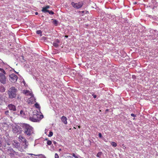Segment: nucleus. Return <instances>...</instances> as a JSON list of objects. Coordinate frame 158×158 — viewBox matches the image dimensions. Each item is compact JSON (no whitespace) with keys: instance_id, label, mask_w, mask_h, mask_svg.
<instances>
[{"instance_id":"f257e3e1","label":"nucleus","mask_w":158,"mask_h":158,"mask_svg":"<svg viewBox=\"0 0 158 158\" xmlns=\"http://www.w3.org/2000/svg\"><path fill=\"white\" fill-rule=\"evenodd\" d=\"M17 89L14 87H12L10 88L8 94L10 98L12 99L16 97V96Z\"/></svg>"},{"instance_id":"f03ea898","label":"nucleus","mask_w":158,"mask_h":158,"mask_svg":"<svg viewBox=\"0 0 158 158\" xmlns=\"http://www.w3.org/2000/svg\"><path fill=\"white\" fill-rule=\"evenodd\" d=\"M31 121L33 122L39 121L40 120V112L37 110H34L32 116L30 117Z\"/></svg>"},{"instance_id":"7ed1b4c3","label":"nucleus","mask_w":158,"mask_h":158,"mask_svg":"<svg viewBox=\"0 0 158 158\" xmlns=\"http://www.w3.org/2000/svg\"><path fill=\"white\" fill-rule=\"evenodd\" d=\"M32 127L27 124L25 125V132L28 135H30L32 131Z\"/></svg>"},{"instance_id":"20e7f679","label":"nucleus","mask_w":158,"mask_h":158,"mask_svg":"<svg viewBox=\"0 0 158 158\" xmlns=\"http://www.w3.org/2000/svg\"><path fill=\"white\" fill-rule=\"evenodd\" d=\"M71 5L74 8L78 9L82 7L83 5V3L82 2H79L77 3L72 2Z\"/></svg>"},{"instance_id":"39448f33","label":"nucleus","mask_w":158,"mask_h":158,"mask_svg":"<svg viewBox=\"0 0 158 158\" xmlns=\"http://www.w3.org/2000/svg\"><path fill=\"white\" fill-rule=\"evenodd\" d=\"M4 74L2 73H0V82L3 84H6V83L7 79Z\"/></svg>"},{"instance_id":"423d86ee","label":"nucleus","mask_w":158,"mask_h":158,"mask_svg":"<svg viewBox=\"0 0 158 158\" xmlns=\"http://www.w3.org/2000/svg\"><path fill=\"white\" fill-rule=\"evenodd\" d=\"M18 78L17 76L14 74L13 73L9 75V79L12 82L15 83L16 82Z\"/></svg>"},{"instance_id":"0eeeda50","label":"nucleus","mask_w":158,"mask_h":158,"mask_svg":"<svg viewBox=\"0 0 158 158\" xmlns=\"http://www.w3.org/2000/svg\"><path fill=\"white\" fill-rule=\"evenodd\" d=\"M28 101L29 103L32 104L35 102V99L33 96V94L31 96H30L29 97H28Z\"/></svg>"},{"instance_id":"6e6552de","label":"nucleus","mask_w":158,"mask_h":158,"mask_svg":"<svg viewBox=\"0 0 158 158\" xmlns=\"http://www.w3.org/2000/svg\"><path fill=\"white\" fill-rule=\"evenodd\" d=\"M19 140H20L21 142H23L25 143V148H27L28 146V143L27 142L26 140V139L23 137L22 136L20 135L19 137Z\"/></svg>"},{"instance_id":"1a4fd4ad","label":"nucleus","mask_w":158,"mask_h":158,"mask_svg":"<svg viewBox=\"0 0 158 158\" xmlns=\"http://www.w3.org/2000/svg\"><path fill=\"white\" fill-rule=\"evenodd\" d=\"M7 107L10 110L15 111L16 110L15 106L12 104H9L7 106Z\"/></svg>"},{"instance_id":"9d476101","label":"nucleus","mask_w":158,"mask_h":158,"mask_svg":"<svg viewBox=\"0 0 158 158\" xmlns=\"http://www.w3.org/2000/svg\"><path fill=\"white\" fill-rule=\"evenodd\" d=\"M12 144L14 147L17 148L19 149L20 147V144L19 142L16 140H14Z\"/></svg>"},{"instance_id":"9b49d317","label":"nucleus","mask_w":158,"mask_h":158,"mask_svg":"<svg viewBox=\"0 0 158 158\" xmlns=\"http://www.w3.org/2000/svg\"><path fill=\"white\" fill-rule=\"evenodd\" d=\"M23 93L26 95L29 96L33 94L28 90H24L23 91Z\"/></svg>"},{"instance_id":"f8f14e48","label":"nucleus","mask_w":158,"mask_h":158,"mask_svg":"<svg viewBox=\"0 0 158 158\" xmlns=\"http://www.w3.org/2000/svg\"><path fill=\"white\" fill-rule=\"evenodd\" d=\"M61 120L62 122H63L64 124L66 125L67 124V118L64 116H62L61 117Z\"/></svg>"},{"instance_id":"ddd939ff","label":"nucleus","mask_w":158,"mask_h":158,"mask_svg":"<svg viewBox=\"0 0 158 158\" xmlns=\"http://www.w3.org/2000/svg\"><path fill=\"white\" fill-rule=\"evenodd\" d=\"M5 151H6L7 153L9 154H13V152L14 151L13 149L10 147H8L7 150Z\"/></svg>"},{"instance_id":"4468645a","label":"nucleus","mask_w":158,"mask_h":158,"mask_svg":"<svg viewBox=\"0 0 158 158\" xmlns=\"http://www.w3.org/2000/svg\"><path fill=\"white\" fill-rule=\"evenodd\" d=\"M49 8V6H47L46 7H44L42 10V11L45 13L47 12L48 10H47V9Z\"/></svg>"},{"instance_id":"2eb2a0df","label":"nucleus","mask_w":158,"mask_h":158,"mask_svg":"<svg viewBox=\"0 0 158 158\" xmlns=\"http://www.w3.org/2000/svg\"><path fill=\"white\" fill-rule=\"evenodd\" d=\"M5 114L8 117H10V112L8 110H6L5 112Z\"/></svg>"},{"instance_id":"dca6fc26","label":"nucleus","mask_w":158,"mask_h":158,"mask_svg":"<svg viewBox=\"0 0 158 158\" xmlns=\"http://www.w3.org/2000/svg\"><path fill=\"white\" fill-rule=\"evenodd\" d=\"M110 143L113 147H115L117 146V143L115 142H111Z\"/></svg>"},{"instance_id":"f3484780","label":"nucleus","mask_w":158,"mask_h":158,"mask_svg":"<svg viewBox=\"0 0 158 158\" xmlns=\"http://www.w3.org/2000/svg\"><path fill=\"white\" fill-rule=\"evenodd\" d=\"M102 154V152H98L96 156L100 158L101 157Z\"/></svg>"},{"instance_id":"a211bd4d","label":"nucleus","mask_w":158,"mask_h":158,"mask_svg":"<svg viewBox=\"0 0 158 158\" xmlns=\"http://www.w3.org/2000/svg\"><path fill=\"white\" fill-rule=\"evenodd\" d=\"M53 23L55 25V26H57L58 25V22L56 20H54L53 21Z\"/></svg>"},{"instance_id":"6ab92c4d","label":"nucleus","mask_w":158,"mask_h":158,"mask_svg":"<svg viewBox=\"0 0 158 158\" xmlns=\"http://www.w3.org/2000/svg\"><path fill=\"white\" fill-rule=\"evenodd\" d=\"M45 140L47 141V144L49 145H50L51 144L52 142V141L50 140H48V139H46Z\"/></svg>"},{"instance_id":"aec40b11","label":"nucleus","mask_w":158,"mask_h":158,"mask_svg":"<svg viewBox=\"0 0 158 158\" xmlns=\"http://www.w3.org/2000/svg\"><path fill=\"white\" fill-rule=\"evenodd\" d=\"M0 72H1L0 73H2L4 74H6V72L2 68H1L0 67Z\"/></svg>"},{"instance_id":"412c9836","label":"nucleus","mask_w":158,"mask_h":158,"mask_svg":"<svg viewBox=\"0 0 158 158\" xmlns=\"http://www.w3.org/2000/svg\"><path fill=\"white\" fill-rule=\"evenodd\" d=\"M53 45L56 48H57L59 46L58 44L56 42L53 43Z\"/></svg>"},{"instance_id":"4be33fe9","label":"nucleus","mask_w":158,"mask_h":158,"mask_svg":"<svg viewBox=\"0 0 158 158\" xmlns=\"http://www.w3.org/2000/svg\"><path fill=\"white\" fill-rule=\"evenodd\" d=\"M20 114L22 116H24L25 115V113L23 111V110H21L20 111Z\"/></svg>"},{"instance_id":"5701e85b","label":"nucleus","mask_w":158,"mask_h":158,"mask_svg":"<svg viewBox=\"0 0 158 158\" xmlns=\"http://www.w3.org/2000/svg\"><path fill=\"white\" fill-rule=\"evenodd\" d=\"M53 133L52 131H50L49 133V134L48 135V136L49 137H51L53 135Z\"/></svg>"},{"instance_id":"b1692460","label":"nucleus","mask_w":158,"mask_h":158,"mask_svg":"<svg viewBox=\"0 0 158 158\" xmlns=\"http://www.w3.org/2000/svg\"><path fill=\"white\" fill-rule=\"evenodd\" d=\"M47 12L49 14L52 15H53L54 14V12L52 10L50 11L48 10Z\"/></svg>"},{"instance_id":"393cba45","label":"nucleus","mask_w":158,"mask_h":158,"mask_svg":"<svg viewBox=\"0 0 158 158\" xmlns=\"http://www.w3.org/2000/svg\"><path fill=\"white\" fill-rule=\"evenodd\" d=\"M35 107L37 108H40L39 105V104H38L37 103H36L35 104Z\"/></svg>"},{"instance_id":"a878e982","label":"nucleus","mask_w":158,"mask_h":158,"mask_svg":"<svg viewBox=\"0 0 158 158\" xmlns=\"http://www.w3.org/2000/svg\"><path fill=\"white\" fill-rule=\"evenodd\" d=\"M40 120L44 118L43 115L40 112Z\"/></svg>"},{"instance_id":"bb28decb","label":"nucleus","mask_w":158,"mask_h":158,"mask_svg":"<svg viewBox=\"0 0 158 158\" xmlns=\"http://www.w3.org/2000/svg\"><path fill=\"white\" fill-rule=\"evenodd\" d=\"M55 158H59V156L58 155L57 153H55Z\"/></svg>"},{"instance_id":"cd10ccee","label":"nucleus","mask_w":158,"mask_h":158,"mask_svg":"<svg viewBox=\"0 0 158 158\" xmlns=\"http://www.w3.org/2000/svg\"><path fill=\"white\" fill-rule=\"evenodd\" d=\"M40 158H46L43 155L40 154Z\"/></svg>"},{"instance_id":"c85d7f7f","label":"nucleus","mask_w":158,"mask_h":158,"mask_svg":"<svg viewBox=\"0 0 158 158\" xmlns=\"http://www.w3.org/2000/svg\"><path fill=\"white\" fill-rule=\"evenodd\" d=\"M72 155L75 158H78V156H76L74 153H73Z\"/></svg>"},{"instance_id":"c756f323","label":"nucleus","mask_w":158,"mask_h":158,"mask_svg":"<svg viewBox=\"0 0 158 158\" xmlns=\"http://www.w3.org/2000/svg\"><path fill=\"white\" fill-rule=\"evenodd\" d=\"M2 147H3V148L4 149H6V144H2Z\"/></svg>"},{"instance_id":"7c9ffc66","label":"nucleus","mask_w":158,"mask_h":158,"mask_svg":"<svg viewBox=\"0 0 158 158\" xmlns=\"http://www.w3.org/2000/svg\"><path fill=\"white\" fill-rule=\"evenodd\" d=\"M131 116L133 117H135L136 116V115L134 114H131Z\"/></svg>"},{"instance_id":"2f4dec72","label":"nucleus","mask_w":158,"mask_h":158,"mask_svg":"<svg viewBox=\"0 0 158 158\" xmlns=\"http://www.w3.org/2000/svg\"><path fill=\"white\" fill-rule=\"evenodd\" d=\"M98 135H99V136L100 138H101L102 137V134L99 133L98 134Z\"/></svg>"},{"instance_id":"473e14b6","label":"nucleus","mask_w":158,"mask_h":158,"mask_svg":"<svg viewBox=\"0 0 158 158\" xmlns=\"http://www.w3.org/2000/svg\"><path fill=\"white\" fill-rule=\"evenodd\" d=\"M2 142L1 140H0V147H2Z\"/></svg>"},{"instance_id":"72a5a7b5","label":"nucleus","mask_w":158,"mask_h":158,"mask_svg":"<svg viewBox=\"0 0 158 158\" xmlns=\"http://www.w3.org/2000/svg\"><path fill=\"white\" fill-rule=\"evenodd\" d=\"M36 33L37 34H40V30L37 31H36Z\"/></svg>"},{"instance_id":"f704fd0d","label":"nucleus","mask_w":158,"mask_h":158,"mask_svg":"<svg viewBox=\"0 0 158 158\" xmlns=\"http://www.w3.org/2000/svg\"><path fill=\"white\" fill-rule=\"evenodd\" d=\"M56 41H57V43L58 44V43H60V41H59V40L58 39H57V40H56Z\"/></svg>"},{"instance_id":"c9c22d12","label":"nucleus","mask_w":158,"mask_h":158,"mask_svg":"<svg viewBox=\"0 0 158 158\" xmlns=\"http://www.w3.org/2000/svg\"><path fill=\"white\" fill-rule=\"evenodd\" d=\"M148 17L151 18L152 17V16L150 15H148Z\"/></svg>"},{"instance_id":"e433bc0d","label":"nucleus","mask_w":158,"mask_h":158,"mask_svg":"<svg viewBox=\"0 0 158 158\" xmlns=\"http://www.w3.org/2000/svg\"><path fill=\"white\" fill-rule=\"evenodd\" d=\"M97 96L96 95H94L93 96V97L94 98H96Z\"/></svg>"},{"instance_id":"4c0bfd02","label":"nucleus","mask_w":158,"mask_h":158,"mask_svg":"<svg viewBox=\"0 0 158 158\" xmlns=\"http://www.w3.org/2000/svg\"><path fill=\"white\" fill-rule=\"evenodd\" d=\"M68 35H66L65 36V37H66V38H67L68 37Z\"/></svg>"},{"instance_id":"58836bf2","label":"nucleus","mask_w":158,"mask_h":158,"mask_svg":"<svg viewBox=\"0 0 158 158\" xmlns=\"http://www.w3.org/2000/svg\"><path fill=\"white\" fill-rule=\"evenodd\" d=\"M40 36H41V33H42V32L41 31H40Z\"/></svg>"},{"instance_id":"ea45409f","label":"nucleus","mask_w":158,"mask_h":158,"mask_svg":"<svg viewBox=\"0 0 158 158\" xmlns=\"http://www.w3.org/2000/svg\"><path fill=\"white\" fill-rule=\"evenodd\" d=\"M85 12L84 11H81V12L82 13H84Z\"/></svg>"},{"instance_id":"a19ab883","label":"nucleus","mask_w":158,"mask_h":158,"mask_svg":"<svg viewBox=\"0 0 158 158\" xmlns=\"http://www.w3.org/2000/svg\"><path fill=\"white\" fill-rule=\"evenodd\" d=\"M38 13L37 12H36L35 13V14L36 15H38Z\"/></svg>"},{"instance_id":"79ce46f5","label":"nucleus","mask_w":158,"mask_h":158,"mask_svg":"<svg viewBox=\"0 0 158 158\" xmlns=\"http://www.w3.org/2000/svg\"><path fill=\"white\" fill-rule=\"evenodd\" d=\"M7 145H10V143H7Z\"/></svg>"},{"instance_id":"37998d69","label":"nucleus","mask_w":158,"mask_h":158,"mask_svg":"<svg viewBox=\"0 0 158 158\" xmlns=\"http://www.w3.org/2000/svg\"><path fill=\"white\" fill-rule=\"evenodd\" d=\"M3 91H5V89L3 87Z\"/></svg>"},{"instance_id":"c03bdc74","label":"nucleus","mask_w":158,"mask_h":158,"mask_svg":"<svg viewBox=\"0 0 158 158\" xmlns=\"http://www.w3.org/2000/svg\"><path fill=\"white\" fill-rule=\"evenodd\" d=\"M136 3H136V2H134V4H136Z\"/></svg>"},{"instance_id":"a18cd8bd","label":"nucleus","mask_w":158,"mask_h":158,"mask_svg":"<svg viewBox=\"0 0 158 158\" xmlns=\"http://www.w3.org/2000/svg\"><path fill=\"white\" fill-rule=\"evenodd\" d=\"M78 128H80V126H78Z\"/></svg>"},{"instance_id":"49530a36","label":"nucleus","mask_w":158,"mask_h":158,"mask_svg":"<svg viewBox=\"0 0 158 158\" xmlns=\"http://www.w3.org/2000/svg\"><path fill=\"white\" fill-rule=\"evenodd\" d=\"M108 111V109H107L106 110V111Z\"/></svg>"},{"instance_id":"de8ad7c7","label":"nucleus","mask_w":158,"mask_h":158,"mask_svg":"<svg viewBox=\"0 0 158 158\" xmlns=\"http://www.w3.org/2000/svg\"><path fill=\"white\" fill-rule=\"evenodd\" d=\"M68 157H72L70 156H68Z\"/></svg>"},{"instance_id":"09e8293b","label":"nucleus","mask_w":158,"mask_h":158,"mask_svg":"<svg viewBox=\"0 0 158 158\" xmlns=\"http://www.w3.org/2000/svg\"><path fill=\"white\" fill-rule=\"evenodd\" d=\"M20 151H21V152H22V150H20Z\"/></svg>"}]
</instances>
